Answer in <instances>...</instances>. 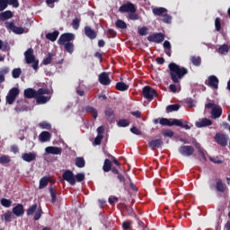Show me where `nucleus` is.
<instances>
[{"label":"nucleus","instance_id":"1","mask_svg":"<svg viewBox=\"0 0 230 230\" xmlns=\"http://www.w3.org/2000/svg\"><path fill=\"white\" fill-rule=\"evenodd\" d=\"M168 68L171 80H172L173 84H179L188 75V68L181 66L176 63H170Z\"/></svg>","mask_w":230,"mask_h":230},{"label":"nucleus","instance_id":"2","mask_svg":"<svg viewBox=\"0 0 230 230\" xmlns=\"http://www.w3.org/2000/svg\"><path fill=\"white\" fill-rule=\"evenodd\" d=\"M75 36L74 33L66 32L60 35L59 39L58 40V46H64L65 51L70 55H73L75 51V43H73V40H75Z\"/></svg>","mask_w":230,"mask_h":230},{"label":"nucleus","instance_id":"3","mask_svg":"<svg viewBox=\"0 0 230 230\" xmlns=\"http://www.w3.org/2000/svg\"><path fill=\"white\" fill-rule=\"evenodd\" d=\"M44 94H51V90L48 88H40L37 90L35 100L38 105H44V103H48L51 100V97L44 96Z\"/></svg>","mask_w":230,"mask_h":230},{"label":"nucleus","instance_id":"4","mask_svg":"<svg viewBox=\"0 0 230 230\" xmlns=\"http://www.w3.org/2000/svg\"><path fill=\"white\" fill-rule=\"evenodd\" d=\"M24 57L26 64H32V69L37 71L39 69V59L35 58V55H33V49H28L24 52Z\"/></svg>","mask_w":230,"mask_h":230},{"label":"nucleus","instance_id":"5","mask_svg":"<svg viewBox=\"0 0 230 230\" xmlns=\"http://www.w3.org/2000/svg\"><path fill=\"white\" fill-rule=\"evenodd\" d=\"M205 109H212L210 113L212 119H217L222 116V107L217 106L214 102L207 103Z\"/></svg>","mask_w":230,"mask_h":230},{"label":"nucleus","instance_id":"6","mask_svg":"<svg viewBox=\"0 0 230 230\" xmlns=\"http://www.w3.org/2000/svg\"><path fill=\"white\" fill-rule=\"evenodd\" d=\"M34 215V220H40L42 217V208L39 207L36 203L27 209V217Z\"/></svg>","mask_w":230,"mask_h":230},{"label":"nucleus","instance_id":"7","mask_svg":"<svg viewBox=\"0 0 230 230\" xmlns=\"http://www.w3.org/2000/svg\"><path fill=\"white\" fill-rule=\"evenodd\" d=\"M142 94L146 100H154L157 96V92L151 86L146 85L143 87Z\"/></svg>","mask_w":230,"mask_h":230},{"label":"nucleus","instance_id":"8","mask_svg":"<svg viewBox=\"0 0 230 230\" xmlns=\"http://www.w3.org/2000/svg\"><path fill=\"white\" fill-rule=\"evenodd\" d=\"M179 154L183 155V157H191L195 154V147L193 146H181L178 148Z\"/></svg>","mask_w":230,"mask_h":230},{"label":"nucleus","instance_id":"9","mask_svg":"<svg viewBox=\"0 0 230 230\" xmlns=\"http://www.w3.org/2000/svg\"><path fill=\"white\" fill-rule=\"evenodd\" d=\"M119 12H120V13H136L137 9L136 8V4L131 2H128L119 8Z\"/></svg>","mask_w":230,"mask_h":230},{"label":"nucleus","instance_id":"10","mask_svg":"<svg viewBox=\"0 0 230 230\" xmlns=\"http://www.w3.org/2000/svg\"><path fill=\"white\" fill-rule=\"evenodd\" d=\"M214 188H216V191L217 193H226V191L227 190V185H226V183H224L222 179L217 178V179H216V184L210 185V190H213Z\"/></svg>","mask_w":230,"mask_h":230},{"label":"nucleus","instance_id":"11","mask_svg":"<svg viewBox=\"0 0 230 230\" xmlns=\"http://www.w3.org/2000/svg\"><path fill=\"white\" fill-rule=\"evenodd\" d=\"M19 88H12L6 96V103H8L9 105H13V102H15L17 96H19Z\"/></svg>","mask_w":230,"mask_h":230},{"label":"nucleus","instance_id":"12","mask_svg":"<svg viewBox=\"0 0 230 230\" xmlns=\"http://www.w3.org/2000/svg\"><path fill=\"white\" fill-rule=\"evenodd\" d=\"M165 36L162 32H155L147 37L149 42H155V44H161L164 42Z\"/></svg>","mask_w":230,"mask_h":230},{"label":"nucleus","instance_id":"13","mask_svg":"<svg viewBox=\"0 0 230 230\" xmlns=\"http://www.w3.org/2000/svg\"><path fill=\"white\" fill-rule=\"evenodd\" d=\"M214 139L220 146H227V141H229V136L226 134L217 133Z\"/></svg>","mask_w":230,"mask_h":230},{"label":"nucleus","instance_id":"14","mask_svg":"<svg viewBox=\"0 0 230 230\" xmlns=\"http://www.w3.org/2000/svg\"><path fill=\"white\" fill-rule=\"evenodd\" d=\"M4 24L7 30H12L16 35H22L24 33V28L15 26V22H5Z\"/></svg>","mask_w":230,"mask_h":230},{"label":"nucleus","instance_id":"15","mask_svg":"<svg viewBox=\"0 0 230 230\" xmlns=\"http://www.w3.org/2000/svg\"><path fill=\"white\" fill-rule=\"evenodd\" d=\"M62 178L64 179V181H66L68 184H71V186H75V184H76V179L75 177V173H73L72 171H65Z\"/></svg>","mask_w":230,"mask_h":230},{"label":"nucleus","instance_id":"16","mask_svg":"<svg viewBox=\"0 0 230 230\" xmlns=\"http://www.w3.org/2000/svg\"><path fill=\"white\" fill-rule=\"evenodd\" d=\"M219 82L220 81L218 80V77H217L216 75H210L208 76V80L205 81V84L212 89H218Z\"/></svg>","mask_w":230,"mask_h":230},{"label":"nucleus","instance_id":"17","mask_svg":"<svg viewBox=\"0 0 230 230\" xmlns=\"http://www.w3.org/2000/svg\"><path fill=\"white\" fill-rule=\"evenodd\" d=\"M159 123L162 127H175V125H177V119L162 118Z\"/></svg>","mask_w":230,"mask_h":230},{"label":"nucleus","instance_id":"18","mask_svg":"<svg viewBox=\"0 0 230 230\" xmlns=\"http://www.w3.org/2000/svg\"><path fill=\"white\" fill-rule=\"evenodd\" d=\"M98 80L102 85H111V77H109V74L107 72L101 73Z\"/></svg>","mask_w":230,"mask_h":230},{"label":"nucleus","instance_id":"19","mask_svg":"<svg viewBox=\"0 0 230 230\" xmlns=\"http://www.w3.org/2000/svg\"><path fill=\"white\" fill-rule=\"evenodd\" d=\"M84 35L90 39L91 40H94L96 37H98V33L91 28V26H85L84 27Z\"/></svg>","mask_w":230,"mask_h":230},{"label":"nucleus","instance_id":"20","mask_svg":"<svg viewBox=\"0 0 230 230\" xmlns=\"http://www.w3.org/2000/svg\"><path fill=\"white\" fill-rule=\"evenodd\" d=\"M213 125V121L208 118H204L199 121H196V127L198 128H202L204 127H211Z\"/></svg>","mask_w":230,"mask_h":230},{"label":"nucleus","instance_id":"21","mask_svg":"<svg viewBox=\"0 0 230 230\" xmlns=\"http://www.w3.org/2000/svg\"><path fill=\"white\" fill-rule=\"evenodd\" d=\"M46 154H52V155H60L62 154V148L56 146H48L45 148Z\"/></svg>","mask_w":230,"mask_h":230},{"label":"nucleus","instance_id":"22","mask_svg":"<svg viewBox=\"0 0 230 230\" xmlns=\"http://www.w3.org/2000/svg\"><path fill=\"white\" fill-rule=\"evenodd\" d=\"M13 214L15 215V217H22L24 215V206H22V204H17L13 208Z\"/></svg>","mask_w":230,"mask_h":230},{"label":"nucleus","instance_id":"23","mask_svg":"<svg viewBox=\"0 0 230 230\" xmlns=\"http://www.w3.org/2000/svg\"><path fill=\"white\" fill-rule=\"evenodd\" d=\"M148 145L151 147V150H155V148H161V146L164 145V142L163 139L158 138L149 141Z\"/></svg>","mask_w":230,"mask_h":230},{"label":"nucleus","instance_id":"24","mask_svg":"<svg viewBox=\"0 0 230 230\" xmlns=\"http://www.w3.org/2000/svg\"><path fill=\"white\" fill-rule=\"evenodd\" d=\"M25 98H28V100H31L32 98H37V91L33 88H27L24 90L23 93Z\"/></svg>","mask_w":230,"mask_h":230},{"label":"nucleus","instance_id":"25","mask_svg":"<svg viewBox=\"0 0 230 230\" xmlns=\"http://www.w3.org/2000/svg\"><path fill=\"white\" fill-rule=\"evenodd\" d=\"M39 139L41 143H48L51 139V133L49 131H42L39 136Z\"/></svg>","mask_w":230,"mask_h":230},{"label":"nucleus","instance_id":"26","mask_svg":"<svg viewBox=\"0 0 230 230\" xmlns=\"http://www.w3.org/2000/svg\"><path fill=\"white\" fill-rule=\"evenodd\" d=\"M84 112H87L88 114H92L93 119H96L98 118V110L95 109L93 106H86L84 108Z\"/></svg>","mask_w":230,"mask_h":230},{"label":"nucleus","instance_id":"27","mask_svg":"<svg viewBox=\"0 0 230 230\" xmlns=\"http://www.w3.org/2000/svg\"><path fill=\"white\" fill-rule=\"evenodd\" d=\"M37 158V155L35 153H24L22 155V159L26 163H31V161H35Z\"/></svg>","mask_w":230,"mask_h":230},{"label":"nucleus","instance_id":"28","mask_svg":"<svg viewBox=\"0 0 230 230\" xmlns=\"http://www.w3.org/2000/svg\"><path fill=\"white\" fill-rule=\"evenodd\" d=\"M49 182H53L49 176H44L40 180L39 190H44Z\"/></svg>","mask_w":230,"mask_h":230},{"label":"nucleus","instance_id":"29","mask_svg":"<svg viewBox=\"0 0 230 230\" xmlns=\"http://www.w3.org/2000/svg\"><path fill=\"white\" fill-rule=\"evenodd\" d=\"M58 35H60V32L58 31H54L53 32L47 33L46 39H48V40H50L51 42H55V40L58 39Z\"/></svg>","mask_w":230,"mask_h":230},{"label":"nucleus","instance_id":"30","mask_svg":"<svg viewBox=\"0 0 230 230\" xmlns=\"http://www.w3.org/2000/svg\"><path fill=\"white\" fill-rule=\"evenodd\" d=\"M10 73V68L8 67H4L0 69V84H3L4 80H6L5 76ZM1 102V99H0Z\"/></svg>","mask_w":230,"mask_h":230},{"label":"nucleus","instance_id":"31","mask_svg":"<svg viewBox=\"0 0 230 230\" xmlns=\"http://www.w3.org/2000/svg\"><path fill=\"white\" fill-rule=\"evenodd\" d=\"M128 84L123 83V82H118L115 85V89H117V91H120V92H125V91H128Z\"/></svg>","mask_w":230,"mask_h":230},{"label":"nucleus","instance_id":"32","mask_svg":"<svg viewBox=\"0 0 230 230\" xmlns=\"http://www.w3.org/2000/svg\"><path fill=\"white\" fill-rule=\"evenodd\" d=\"M164 48L165 55H167V57H172V43L168 40L164 41Z\"/></svg>","mask_w":230,"mask_h":230},{"label":"nucleus","instance_id":"33","mask_svg":"<svg viewBox=\"0 0 230 230\" xmlns=\"http://www.w3.org/2000/svg\"><path fill=\"white\" fill-rule=\"evenodd\" d=\"M13 17V13L12 11H5L0 13L1 21H7V19H12Z\"/></svg>","mask_w":230,"mask_h":230},{"label":"nucleus","instance_id":"34","mask_svg":"<svg viewBox=\"0 0 230 230\" xmlns=\"http://www.w3.org/2000/svg\"><path fill=\"white\" fill-rule=\"evenodd\" d=\"M191 64H193V66H195L196 67L200 66V64H202V58L200 57H197V56H192L190 58Z\"/></svg>","mask_w":230,"mask_h":230},{"label":"nucleus","instance_id":"35","mask_svg":"<svg viewBox=\"0 0 230 230\" xmlns=\"http://www.w3.org/2000/svg\"><path fill=\"white\" fill-rule=\"evenodd\" d=\"M49 191L51 197V203L55 204V202H57V189L53 188V186H49Z\"/></svg>","mask_w":230,"mask_h":230},{"label":"nucleus","instance_id":"36","mask_svg":"<svg viewBox=\"0 0 230 230\" xmlns=\"http://www.w3.org/2000/svg\"><path fill=\"white\" fill-rule=\"evenodd\" d=\"M217 53H220V55H227L229 53V45H221L217 49Z\"/></svg>","mask_w":230,"mask_h":230},{"label":"nucleus","instance_id":"37","mask_svg":"<svg viewBox=\"0 0 230 230\" xmlns=\"http://www.w3.org/2000/svg\"><path fill=\"white\" fill-rule=\"evenodd\" d=\"M181 109V104H171L166 107V112H177Z\"/></svg>","mask_w":230,"mask_h":230},{"label":"nucleus","instance_id":"38","mask_svg":"<svg viewBox=\"0 0 230 230\" xmlns=\"http://www.w3.org/2000/svg\"><path fill=\"white\" fill-rule=\"evenodd\" d=\"M166 12H168V10L164 7H156L153 9V13L154 15H163L164 13H166Z\"/></svg>","mask_w":230,"mask_h":230},{"label":"nucleus","instance_id":"39","mask_svg":"<svg viewBox=\"0 0 230 230\" xmlns=\"http://www.w3.org/2000/svg\"><path fill=\"white\" fill-rule=\"evenodd\" d=\"M111 168H112V162H111L109 159H105L104 164L102 166L103 172H111Z\"/></svg>","mask_w":230,"mask_h":230},{"label":"nucleus","instance_id":"40","mask_svg":"<svg viewBox=\"0 0 230 230\" xmlns=\"http://www.w3.org/2000/svg\"><path fill=\"white\" fill-rule=\"evenodd\" d=\"M51 62H53V53L49 52L48 54V57L43 59L42 65L49 66V64H51Z\"/></svg>","mask_w":230,"mask_h":230},{"label":"nucleus","instance_id":"41","mask_svg":"<svg viewBox=\"0 0 230 230\" xmlns=\"http://www.w3.org/2000/svg\"><path fill=\"white\" fill-rule=\"evenodd\" d=\"M75 166H77V168H84L85 166V160L84 157L75 158Z\"/></svg>","mask_w":230,"mask_h":230},{"label":"nucleus","instance_id":"42","mask_svg":"<svg viewBox=\"0 0 230 230\" xmlns=\"http://www.w3.org/2000/svg\"><path fill=\"white\" fill-rule=\"evenodd\" d=\"M177 124H175V127H181V128H185V130H190L191 128V126L188 124L182 123V120L176 119Z\"/></svg>","mask_w":230,"mask_h":230},{"label":"nucleus","instance_id":"43","mask_svg":"<svg viewBox=\"0 0 230 230\" xmlns=\"http://www.w3.org/2000/svg\"><path fill=\"white\" fill-rule=\"evenodd\" d=\"M115 26L119 28V30H127V22H125L123 20H117Z\"/></svg>","mask_w":230,"mask_h":230},{"label":"nucleus","instance_id":"44","mask_svg":"<svg viewBox=\"0 0 230 230\" xmlns=\"http://www.w3.org/2000/svg\"><path fill=\"white\" fill-rule=\"evenodd\" d=\"M21 75H22V70L21 68H14L12 71V76L13 78H19L21 76Z\"/></svg>","mask_w":230,"mask_h":230},{"label":"nucleus","instance_id":"45","mask_svg":"<svg viewBox=\"0 0 230 230\" xmlns=\"http://www.w3.org/2000/svg\"><path fill=\"white\" fill-rule=\"evenodd\" d=\"M117 125L118 127H122V128L128 127L130 125V121H128L126 119H121L117 122Z\"/></svg>","mask_w":230,"mask_h":230},{"label":"nucleus","instance_id":"46","mask_svg":"<svg viewBox=\"0 0 230 230\" xmlns=\"http://www.w3.org/2000/svg\"><path fill=\"white\" fill-rule=\"evenodd\" d=\"M0 204L4 207V208H10V206H12V201L8 199H4L3 198L0 200Z\"/></svg>","mask_w":230,"mask_h":230},{"label":"nucleus","instance_id":"47","mask_svg":"<svg viewBox=\"0 0 230 230\" xmlns=\"http://www.w3.org/2000/svg\"><path fill=\"white\" fill-rule=\"evenodd\" d=\"M104 113L107 118H114V110L112 108H106Z\"/></svg>","mask_w":230,"mask_h":230},{"label":"nucleus","instance_id":"48","mask_svg":"<svg viewBox=\"0 0 230 230\" xmlns=\"http://www.w3.org/2000/svg\"><path fill=\"white\" fill-rule=\"evenodd\" d=\"M80 18H75L72 21V28H74V30H78L80 28Z\"/></svg>","mask_w":230,"mask_h":230},{"label":"nucleus","instance_id":"49","mask_svg":"<svg viewBox=\"0 0 230 230\" xmlns=\"http://www.w3.org/2000/svg\"><path fill=\"white\" fill-rule=\"evenodd\" d=\"M8 0H0V12L6 10L8 8Z\"/></svg>","mask_w":230,"mask_h":230},{"label":"nucleus","instance_id":"50","mask_svg":"<svg viewBox=\"0 0 230 230\" xmlns=\"http://www.w3.org/2000/svg\"><path fill=\"white\" fill-rule=\"evenodd\" d=\"M10 161H12L10 159V156H7V155L0 156V163H1V164H8V163H10Z\"/></svg>","mask_w":230,"mask_h":230},{"label":"nucleus","instance_id":"51","mask_svg":"<svg viewBox=\"0 0 230 230\" xmlns=\"http://www.w3.org/2000/svg\"><path fill=\"white\" fill-rule=\"evenodd\" d=\"M162 134L165 137H172V136H174V133L172 129H165L162 132Z\"/></svg>","mask_w":230,"mask_h":230},{"label":"nucleus","instance_id":"52","mask_svg":"<svg viewBox=\"0 0 230 230\" xmlns=\"http://www.w3.org/2000/svg\"><path fill=\"white\" fill-rule=\"evenodd\" d=\"M39 126L40 127V128H45L47 130H50L51 128V124L46 122V121H42L39 124Z\"/></svg>","mask_w":230,"mask_h":230},{"label":"nucleus","instance_id":"53","mask_svg":"<svg viewBox=\"0 0 230 230\" xmlns=\"http://www.w3.org/2000/svg\"><path fill=\"white\" fill-rule=\"evenodd\" d=\"M162 22H165L166 24H170L172 22V17L170 14H164L162 18Z\"/></svg>","mask_w":230,"mask_h":230},{"label":"nucleus","instance_id":"54","mask_svg":"<svg viewBox=\"0 0 230 230\" xmlns=\"http://www.w3.org/2000/svg\"><path fill=\"white\" fill-rule=\"evenodd\" d=\"M128 19H130V21H139V14L136 13H129Z\"/></svg>","mask_w":230,"mask_h":230},{"label":"nucleus","instance_id":"55","mask_svg":"<svg viewBox=\"0 0 230 230\" xmlns=\"http://www.w3.org/2000/svg\"><path fill=\"white\" fill-rule=\"evenodd\" d=\"M12 212L11 211H7L5 214H4V218L5 220V222H12Z\"/></svg>","mask_w":230,"mask_h":230},{"label":"nucleus","instance_id":"56","mask_svg":"<svg viewBox=\"0 0 230 230\" xmlns=\"http://www.w3.org/2000/svg\"><path fill=\"white\" fill-rule=\"evenodd\" d=\"M215 26H216L217 31H220V30H222V24L220 23V18H216Z\"/></svg>","mask_w":230,"mask_h":230},{"label":"nucleus","instance_id":"57","mask_svg":"<svg viewBox=\"0 0 230 230\" xmlns=\"http://www.w3.org/2000/svg\"><path fill=\"white\" fill-rule=\"evenodd\" d=\"M75 179H76L77 182H82L83 181L85 180V174L79 172L75 175Z\"/></svg>","mask_w":230,"mask_h":230},{"label":"nucleus","instance_id":"58","mask_svg":"<svg viewBox=\"0 0 230 230\" xmlns=\"http://www.w3.org/2000/svg\"><path fill=\"white\" fill-rule=\"evenodd\" d=\"M103 139V135H98L95 138H94V141H93V144L95 145H102V141Z\"/></svg>","mask_w":230,"mask_h":230},{"label":"nucleus","instance_id":"59","mask_svg":"<svg viewBox=\"0 0 230 230\" xmlns=\"http://www.w3.org/2000/svg\"><path fill=\"white\" fill-rule=\"evenodd\" d=\"M138 33L141 35V37H145L148 33V28L146 27H142L138 29Z\"/></svg>","mask_w":230,"mask_h":230},{"label":"nucleus","instance_id":"60","mask_svg":"<svg viewBox=\"0 0 230 230\" xmlns=\"http://www.w3.org/2000/svg\"><path fill=\"white\" fill-rule=\"evenodd\" d=\"M130 132L132 134H135V136H141V130H139V128H137V127H132L130 128Z\"/></svg>","mask_w":230,"mask_h":230},{"label":"nucleus","instance_id":"61","mask_svg":"<svg viewBox=\"0 0 230 230\" xmlns=\"http://www.w3.org/2000/svg\"><path fill=\"white\" fill-rule=\"evenodd\" d=\"M8 4L13 6L14 8H19V0H7Z\"/></svg>","mask_w":230,"mask_h":230},{"label":"nucleus","instance_id":"62","mask_svg":"<svg viewBox=\"0 0 230 230\" xmlns=\"http://www.w3.org/2000/svg\"><path fill=\"white\" fill-rule=\"evenodd\" d=\"M199 157H201L202 161H204L206 163V161H208V157H206L204 149H199Z\"/></svg>","mask_w":230,"mask_h":230},{"label":"nucleus","instance_id":"63","mask_svg":"<svg viewBox=\"0 0 230 230\" xmlns=\"http://www.w3.org/2000/svg\"><path fill=\"white\" fill-rule=\"evenodd\" d=\"M108 34H109L110 37H111L112 39H115V37L118 35V32H116V31H114L113 29H109V30H108Z\"/></svg>","mask_w":230,"mask_h":230},{"label":"nucleus","instance_id":"64","mask_svg":"<svg viewBox=\"0 0 230 230\" xmlns=\"http://www.w3.org/2000/svg\"><path fill=\"white\" fill-rule=\"evenodd\" d=\"M122 228L123 229H130V221H124L122 223Z\"/></svg>","mask_w":230,"mask_h":230}]
</instances>
